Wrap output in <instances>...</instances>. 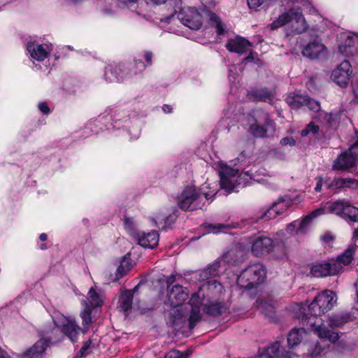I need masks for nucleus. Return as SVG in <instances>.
<instances>
[{"mask_svg": "<svg viewBox=\"0 0 358 358\" xmlns=\"http://www.w3.org/2000/svg\"><path fill=\"white\" fill-rule=\"evenodd\" d=\"M337 296L335 292L325 290L318 294L312 303L308 306V313H302L298 316L306 320L313 327L315 333L321 339H327L334 343L339 339L338 333L329 330L324 321L320 320L317 322H313L312 317H320L330 311L336 305Z\"/></svg>", "mask_w": 358, "mask_h": 358, "instance_id": "f257e3e1", "label": "nucleus"}, {"mask_svg": "<svg viewBox=\"0 0 358 358\" xmlns=\"http://www.w3.org/2000/svg\"><path fill=\"white\" fill-rule=\"evenodd\" d=\"M189 296V292L187 288L176 284L167 288V300L166 303L172 307L170 315L173 317L172 324H178L182 320L185 315L180 313V306L187 300Z\"/></svg>", "mask_w": 358, "mask_h": 358, "instance_id": "f03ea898", "label": "nucleus"}, {"mask_svg": "<svg viewBox=\"0 0 358 358\" xmlns=\"http://www.w3.org/2000/svg\"><path fill=\"white\" fill-rule=\"evenodd\" d=\"M289 22H292L293 31L296 34L305 32L308 29V24L299 8H290L282 13L269 24V27L271 29L274 30Z\"/></svg>", "mask_w": 358, "mask_h": 358, "instance_id": "7ed1b4c3", "label": "nucleus"}, {"mask_svg": "<svg viewBox=\"0 0 358 358\" xmlns=\"http://www.w3.org/2000/svg\"><path fill=\"white\" fill-rule=\"evenodd\" d=\"M266 278L264 266L257 262L248 265L237 278L238 285L243 289H251L263 282Z\"/></svg>", "mask_w": 358, "mask_h": 358, "instance_id": "20e7f679", "label": "nucleus"}, {"mask_svg": "<svg viewBox=\"0 0 358 358\" xmlns=\"http://www.w3.org/2000/svg\"><path fill=\"white\" fill-rule=\"evenodd\" d=\"M319 209H323L322 215L325 213L335 214L347 222H358V208L345 199L328 202Z\"/></svg>", "mask_w": 358, "mask_h": 358, "instance_id": "39448f33", "label": "nucleus"}, {"mask_svg": "<svg viewBox=\"0 0 358 358\" xmlns=\"http://www.w3.org/2000/svg\"><path fill=\"white\" fill-rule=\"evenodd\" d=\"M249 131L256 138H265L268 133L275 131V122L270 119L266 113H255L254 117L249 119Z\"/></svg>", "mask_w": 358, "mask_h": 358, "instance_id": "423d86ee", "label": "nucleus"}, {"mask_svg": "<svg viewBox=\"0 0 358 358\" xmlns=\"http://www.w3.org/2000/svg\"><path fill=\"white\" fill-rule=\"evenodd\" d=\"M206 198L195 187L189 186L178 196V206L185 210H194L202 208Z\"/></svg>", "mask_w": 358, "mask_h": 358, "instance_id": "0eeeda50", "label": "nucleus"}, {"mask_svg": "<svg viewBox=\"0 0 358 358\" xmlns=\"http://www.w3.org/2000/svg\"><path fill=\"white\" fill-rule=\"evenodd\" d=\"M285 231H280L276 233V237L272 239L264 234H257L251 238L252 252L257 257L268 254L272 251L278 239L284 236Z\"/></svg>", "mask_w": 358, "mask_h": 358, "instance_id": "6e6552de", "label": "nucleus"}, {"mask_svg": "<svg viewBox=\"0 0 358 358\" xmlns=\"http://www.w3.org/2000/svg\"><path fill=\"white\" fill-rule=\"evenodd\" d=\"M219 173L220 176V185L222 188L233 190L236 185H241L243 181V174L237 176L238 169L231 168L224 163L220 164Z\"/></svg>", "mask_w": 358, "mask_h": 358, "instance_id": "1a4fd4ad", "label": "nucleus"}, {"mask_svg": "<svg viewBox=\"0 0 358 358\" xmlns=\"http://www.w3.org/2000/svg\"><path fill=\"white\" fill-rule=\"evenodd\" d=\"M323 209H316L309 215L303 217L301 220H297L289 224L285 231L291 236L303 235L306 234L308 228L312 220L322 215Z\"/></svg>", "mask_w": 358, "mask_h": 358, "instance_id": "9d476101", "label": "nucleus"}, {"mask_svg": "<svg viewBox=\"0 0 358 358\" xmlns=\"http://www.w3.org/2000/svg\"><path fill=\"white\" fill-rule=\"evenodd\" d=\"M358 160V142L350 147L348 151L340 155L333 164V169L346 171L355 166Z\"/></svg>", "mask_w": 358, "mask_h": 358, "instance_id": "9b49d317", "label": "nucleus"}, {"mask_svg": "<svg viewBox=\"0 0 358 358\" xmlns=\"http://www.w3.org/2000/svg\"><path fill=\"white\" fill-rule=\"evenodd\" d=\"M180 22L191 29L198 30L203 23V17L196 9L191 7L182 9L178 15Z\"/></svg>", "mask_w": 358, "mask_h": 358, "instance_id": "f8f14e48", "label": "nucleus"}, {"mask_svg": "<svg viewBox=\"0 0 358 358\" xmlns=\"http://www.w3.org/2000/svg\"><path fill=\"white\" fill-rule=\"evenodd\" d=\"M56 324H59L62 333L66 336L72 342H77L80 333H82L81 328L78 326L73 318L63 317L60 321H56Z\"/></svg>", "mask_w": 358, "mask_h": 358, "instance_id": "ddd939ff", "label": "nucleus"}, {"mask_svg": "<svg viewBox=\"0 0 358 358\" xmlns=\"http://www.w3.org/2000/svg\"><path fill=\"white\" fill-rule=\"evenodd\" d=\"M352 73V71L350 62L344 60L333 71L331 79L339 86L345 87L349 83Z\"/></svg>", "mask_w": 358, "mask_h": 358, "instance_id": "4468645a", "label": "nucleus"}, {"mask_svg": "<svg viewBox=\"0 0 358 358\" xmlns=\"http://www.w3.org/2000/svg\"><path fill=\"white\" fill-rule=\"evenodd\" d=\"M292 205L291 198L287 196L280 197L272 204L261 217L265 220L274 219L285 212Z\"/></svg>", "mask_w": 358, "mask_h": 358, "instance_id": "2eb2a0df", "label": "nucleus"}, {"mask_svg": "<svg viewBox=\"0 0 358 358\" xmlns=\"http://www.w3.org/2000/svg\"><path fill=\"white\" fill-rule=\"evenodd\" d=\"M342 270L339 263L322 262L315 264L311 267L310 272L314 277L320 278L334 275Z\"/></svg>", "mask_w": 358, "mask_h": 358, "instance_id": "dca6fc26", "label": "nucleus"}, {"mask_svg": "<svg viewBox=\"0 0 358 358\" xmlns=\"http://www.w3.org/2000/svg\"><path fill=\"white\" fill-rule=\"evenodd\" d=\"M327 52V48L317 38L310 41L302 50V55L311 59L325 57Z\"/></svg>", "mask_w": 358, "mask_h": 358, "instance_id": "f3484780", "label": "nucleus"}, {"mask_svg": "<svg viewBox=\"0 0 358 358\" xmlns=\"http://www.w3.org/2000/svg\"><path fill=\"white\" fill-rule=\"evenodd\" d=\"M202 287L197 292L192 294L189 301V305L191 306V312L189 317V327L194 328L196 323L200 320V306L202 303L204 294L201 293Z\"/></svg>", "mask_w": 358, "mask_h": 358, "instance_id": "a211bd4d", "label": "nucleus"}, {"mask_svg": "<svg viewBox=\"0 0 358 358\" xmlns=\"http://www.w3.org/2000/svg\"><path fill=\"white\" fill-rule=\"evenodd\" d=\"M225 47L231 52L243 55L250 50L252 44L245 38L237 36L234 38H229Z\"/></svg>", "mask_w": 358, "mask_h": 358, "instance_id": "6ab92c4d", "label": "nucleus"}, {"mask_svg": "<svg viewBox=\"0 0 358 358\" xmlns=\"http://www.w3.org/2000/svg\"><path fill=\"white\" fill-rule=\"evenodd\" d=\"M27 50L33 59L40 62L47 58L50 51L48 45H41L32 41L27 43Z\"/></svg>", "mask_w": 358, "mask_h": 358, "instance_id": "aec40b11", "label": "nucleus"}, {"mask_svg": "<svg viewBox=\"0 0 358 358\" xmlns=\"http://www.w3.org/2000/svg\"><path fill=\"white\" fill-rule=\"evenodd\" d=\"M48 345V341L41 338L24 351L21 357L22 358H43Z\"/></svg>", "mask_w": 358, "mask_h": 358, "instance_id": "412c9836", "label": "nucleus"}, {"mask_svg": "<svg viewBox=\"0 0 358 358\" xmlns=\"http://www.w3.org/2000/svg\"><path fill=\"white\" fill-rule=\"evenodd\" d=\"M138 244L145 248H154L159 242V234L156 231L137 234L135 238Z\"/></svg>", "mask_w": 358, "mask_h": 358, "instance_id": "4be33fe9", "label": "nucleus"}, {"mask_svg": "<svg viewBox=\"0 0 358 358\" xmlns=\"http://www.w3.org/2000/svg\"><path fill=\"white\" fill-rule=\"evenodd\" d=\"M340 52L345 56H352L358 52V36H348L344 44L339 47Z\"/></svg>", "mask_w": 358, "mask_h": 358, "instance_id": "5701e85b", "label": "nucleus"}, {"mask_svg": "<svg viewBox=\"0 0 358 358\" xmlns=\"http://www.w3.org/2000/svg\"><path fill=\"white\" fill-rule=\"evenodd\" d=\"M350 320V314L346 313H340L332 314L331 315L328 316L326 322L327 325L331 329V330L334 331L333 330L334 329L342 327L345 323L349 322Z\"/></svg>", "mask_w": 358, "mask_h": 358, "instance_id": "b1692460", "label": "nucleus"}, {"mask_svg": "<svg viewBox=\"0 0 358 358\" xmlns=\"http://www.w3.org/2000/svg\"><path fill=\"white\" fill-rule=\"evenodd\" d=\"M244 251L240 244L235 245L223 255V259L228 263L236 264L242 261Z\"/></svg>", "mask_w": 358, "mask_h": 358, "instance_id": "393cba45", "label": "nucleus"}, {"mask_svg": "<svg viewBox=\"0 0 358 358\" xmlns=\"http://www.w3.org/2000/svg\"><path fill=\"white\" fill-rule=\"evenodd\" d=\"M227 309V307L223 301H215L205 304L203 312L209 315L217 317L224 313Z\"/></svg>", "mask_w": 358, "mask_h": 358, "instance_id": "a878e982", "label": "nucleus"}, {"mask_svg": "<svg viewBox=\"0 0 358 358\" xmlns=\"http://www.w3.org/2000/svg\"><path fill=\"white\" fill-rule=\"evenodd\" d=\"M138 285L133 289L124 290L119 298L118 307L124 312H127L131 308L132 299L134 292L137 290Z\"/></svg>", "mask_w": 358, "mask_h": 358, "instance_id": "bb28decb", "label": "nucleus"}, {"mask_svg": "<svg viewBox=\"0 0 358 358\" xmlns=\"http://www.w3.org/2000/svg\"><path fill=\"white\" fill-rule=\"evenodd\" d=\"M305 334L306 331L303 328L292 329L287 336V343L289 348H292L299 344Z\"/></svg>", "mask_w": 358, "mask_h": 358, "instance_id": "cd10ccee", "label": "nucleus"}, {"mask_svg": "<svg viewBox=\"0 0 358 358\" xmlns=\"http://www.w3.org/2000/svg\"><path fill=\"white\" fill-rule=\"evenodd\" d=\"M307 96L295 93L289 94L286 98L287 103L292 108L297 110L305 106Z\"/></svg>", "mask_w": 358, "mask_h": 358, "instance_id": "c85d7f7f", "label": "nucleus"}, {"mask_svg": "<svg viewBox=\"0 0 358 358\" xmlns=\"http://www.w3.org/2000/svg\"><path fill=\"white\" fill-rule=\"evenodd\" d=\"M329 187L338 189L343 187H350L356 189L358 188V180L350 178H335L329 185Z\"/></svg>", "mask_w": 358, "mask_h": 358, "instance_id": "c756f323", "label": "nucleus"}, {"mask_svg": "<svg viewBox=\"0 0 358 358\" xmlns=\"http://www.w3.org/2000/svg\"><path fill=\"white\" fill-rule=\"evenodd\" d=\"M202 227L206 229L208 234H217L220 233H226L231 228H234L235 226L225 224H213V223H204Z\"/></svg>", "mask_w": 358, "mask_h": 358, "instance_id": "7c9ffc66", "label": "nucleus"}, {"mask_svg": "<svg viewBox=\"0 0 358 358\" xmlns=\"http://www.w3.org/2000/svg\"><path fill=\"white\" fill-rule=\"evenodd\" d=\"M122 70L117 66H108L106 69L105 78L106 80L110 83L119 82L122 79L120 75Z\"/></svg>", "mask_w": 358, "mask_h": 358, "instance_id": "2f4dec72", "label": "nucleus"}, {"mask_svg": "<svg viewBox=\"0 0 358 358\" xmlns=\"http://www.w3.org/2000/svg\"><path fill=\"white\" fill-rule=\"evenodd\" d=\"M355 250V246L350 247L347 250L345 251V252L343 254L338 256L336 261H333V262L334 263H339V264L342 266L343 265L349 264L352 259V256L354 255Z\"/></svg>", "mask_w": 358, "mask_h": 358, "instance_id": "473e14b6", "label": "nucleus"}, {"mask_svg": "<svg viewBox=\"0 0 358 358\" xmlns=\"http://www.w3.org/2000/svg\"><path fill=\"white\" fill-rule=\"evenodd\" d=\"M80 317L82 319V325L83 327L82 333L86 334L89 331V325L92 322V317H91V308L89 306H87L83 311L80 313Z\"/></svg>", "mask_w": 358, "mask_h": 358, "instance_id": "72a5a7b5", "label": "nucleus"}, {"mask_svg": "<svg viewBox=\"0 0 358 358\" xmlns=\"http://www.w3.org/2000/svg\"><path fill=\"white\" fill-rule=\"evenodd\" d=\"M88 295L89 304L85 301L86 307L89 306L90 308H93L102 305V300L100 296L95 292L93 287L90 289Z\"/></svg>", "mask_w": 358, "mask_h": 358, "instance_id": "f704fd0d", "label": "nucleus"}, {"mask_svg": "<svg viewBox=\"0 0 358 358\" xmlns=\"http://www.w3.org/2000/svg\"><path fill=\"white\" fill-rule=\"evenodd\" d=\"M132 265L129 262V259L124 258L120 264V266L117 268L116 271V278L117 279H120L124 276L128 271L131 269Z\"/></svg>", "mask_w": 358, "mask_h": 358, "instance_id": "c9c22d12", "label": "nucleus"}, {"mask_svg": "<svg viewBox=\"0 0 358 358\" xmlns=\"http://www.w3.org/2000/svg\"><path fill=\"white\" fill-rule=\"evenodd\" d=\"M252 96L256 101H268L271 98V93L266 89H260L252 92Z\"/></svg>", "mask_w": 358, "mask_h": 358, "instance_id": "e433bc0d", "label": "nucleus"}, {"mask_svg": "<svg viewBox=\"0 0 358 358\" xmlns=\"http://www.w3.org/2000/svg\"><path fill=\"white\" fill-rule=\"evenodd\" d=\"M124 227L126 230L134 238L136 237L137 234L139 233H136V224L134 220L132 217H124Z\"/></svg>", "mask_w": 358, "mask_h": 358, "instance_id": "4c0bfd02", "label": "nucleus"}, {"mask_svg": "<svg viewBox=\"0 0 358 358\" xmlns=\"http://www.w3.org/2000/svg\"><path fill=\"white\" fill-rule=\"evenodd\" d=\"M210 22L212 26H214L216 28L217 34L222 35L224 34V26L219 17H217L215 14H211L210 16Z\"/></svg>", "mask_w": 358, "mask_h": 358, "instance_id": "58836bf2", "label": "nucleus"}, {"mask_svg": "<svg viewBox=\"0 0 358 358\" xmlns=\"http://www.w3.org/2000/svg\"><path fill=\"white\" fill-rule=\"evenodd\" d=\"M118 6L122 8H128L131 11L137 9L138 5L137 0H118Z\"/></svg>", "mask_w": 358, "mask_h": 358, "instance_id": "ea45409f", "label": "nucleus"}, {"mask_svg": "<svg viewBox=\"0 0 358 358\" xmlns=\"http://www.w3.org/2000/svg\"><path fill=\"white\" fill-rule=\"evenodd\" d=\"M258 308L267 317H272L275 312V306L273 304L266 302H262Z\"/></svg>", "mask_w": 358, "mask_h": 358, "instance_id": "a19ab883", "label": "nucleus"}, {"mask_svg": "<svg viewBox=\"0 0 358 358\" xmlns=\"http://www.w3.org/2000/svg\"><path fill=\"white\" fill-rule=\"evenodd\" d=\"M218 268V264L210 265L202 271L201 276H203L206 279H208L210 276H214L217 274Z\"/></svg>", "mask_w": 358, "mask_h": 358, "instance_id": "79ce46f5", "label": "nucleus"}, {"mask_svg": "<svg viewBox=\"0 0 358 358\" xmlns=\"http://www.w3.org/2000/svg\"><path fill=\"white\" fill-rule=\"evenodd\" d=\"M319 131V127L316 125L314 122L309 123L307 127L301 130V135L302 136H306L310 134H315Z\"/></svg>", "mask_w": 358, "mask_h": 358, "instance_id": "37998d69", "label": "nucleus"}, {"mask_svg": "<svg viewBox=\"0 0 358 358\" xmlns=\"http://www.w3.org/2000/svg\"><path fill=\"white\" fill-rule=\"evenodd\" d=\"M322 351V348L318 342L313 343L308 350V355L312 358H315L319 356Z\"/></svg>", "mask_w": 358, "mask_h": 358, "instance_id": "c03bdc74", "label": "nucleus"}, {"mask_svg": "<svg viewBox=\"0 0 358 358\" xmlns=\"http://www.w3.org/2000/svg\"><path fill=\"white\" fill-rule=\"evenodd\" d=\"M305 106H307L308 108L313 111H319L320 110V103L315 100L308 98V96Z\"/></svg>", "mask_w": 358, "mask_h": 358, "instance_id": "a18cd8bd", "label": "nucleus"}, {"mask_svg": "<svg viewBox=\"0 0 358 358\" xmlns=\"http://www.w3.org/2000/svg\"><path fill=\"white\" fill-rule=\"evenodd\" d=\"M207 287L210 291L216 289L218 292H222L223 290L222 286L215 280H211L207 282Z\"/></svg>", "mask_w": 358, "mask_h": 358, "instance_id": "49530a36", "label": "nucleus"}, {"mask_svg": "<svg viewBox=\"0 0 358 358\" xmlns=\"http://www.w3.org/2000/svg\"><path fill=\"white\" fill-rule=\"evenodd\" d=\"M164 358H187V356L178 350H171Z\"/></svg>", "mask_w": 358, "mask_h": 358, "instance_id": "de8ad7c7", "label": "nucleus"}, {"mask_svg": "<svg viewBox=\"0 0 358 358\" xmlns=\"http://www.w3.org/2000/svg\"><path fill=\"white\" fill-rule=\"evenodd\" d=\"M248 5L250 8L256 9L262 6L266 0H247Z\"/></svg>", "mask_w": 358, "mask_h": 358, "instance_id": "09e8293b", "label": "nucleus"}, {"mask_svg": "<svg viewBox=\"0 0 358 358\" xmlns=\"http://www.w3.org/2000/svg\"><path fill=\"white\" fill-rule=\"evenodd\" d=\"M280 144L282 145H289L293 146L296 144V141L292 137H285L280 140Z\"/></svg>", "mask_w": 358, "mask_h": 358, "instance_id": "8fccbe9b", "label": "nucleus"}, {"mask_svg": "<svg viewBox=\"0 0 358 358\" xmlns=\"http://www.w3.org/2000/svg\"><path fill=\"white\" fill-rule=\"evenodd\" d=\"M167 219V215L163 214L161 211L156 213L154 217L155 223H157V221H164V222H166Z\"/></svg>", "mask_w": 358, "mask_h": 358, "instance_id": "3c124183", "label": "nucleus"}, {"mask_svg": "<svg viewBox=\"0 0 358 358\" xmlns=\"http://www.w3.org/2000/svg\"><path fill=\"white\" fill-rule=\"evenodd\" d=\"M152 53L150 51H145L144 52V58L146 61V64H143V67L145 68L148 66H150L152 64Z\"/></svg>", "mask_w": 358, "mask_h": 358, "instance_id": "603ef678", "label": "nucleus"}, {"mask_svg": "<svg viewBox=\"0 0 358 358\" xmlns=\"http://www.w3.org/2000/svg\"><path fill=\"white\" fill-rule=\"evenodd\" d=\"M38 108L44 114H48L50 113V108L45 103H40L38 104Z\"/></svg>", "mask_w": 358, "mask_h": 358, "instance_id": "864d4df0", "label": "nucleus"}, {"mask_svg": "<svg viewBox=\"0 0 358 358\" xmlns=\"http://www.w3.org/2000/svg\"><path fill=\"white\" fill-rule=\"evenodd\" d=\"M334 239V237L331 234L327 233L320 236V240L324 243H329Z\"/></svg>", "mask_w": 358, "mask_h": 358, "instance_id": "5fc2aeb1", "label": "nucleus"}, {"mask_svg": "<svg viewBox=\"0 0 358 358\" xmlns=\"http://www.w3.org/2000/svg\"><path fill=\"white\" fill-rule=\"evenodd\" d=\"M322 186V179L321 178H317V185L315 187V192H320Z\"/></svg>", "mask_w": 358, "mask_h": 358, "instance_id": "6e6d98bb", "label": "nucleus"}, {"mask_svg": "<svg viewBox=\"0 0 358 358\" xmlns=\"http://www.w3.org/2000/svg\"><path fill=\"white\" fill-rule=\"evenodd\" d=\"M291 201H292V204L293 203H299L302 201V198L301 197L300 195H297L295 197H294L293 199H291Z\"/></svg>", "mask_w": 358, "mask_h": 358, "instance_id": "4d7b16f0", "label": "nucleus"}, {"mask_svg": "<svg viewBox=\"0 0 358 358\" xmlns=\"http://www.w3.org/2000/svg\"><path fill=\"white\" fill-rule=\"evenodd\" d=\"M162 108L163 110L166 113H170L172 110V108L169 105H164Z\"/></svg>", "mask_w": 358, "mask_h": 358, "instance_id": "13d9d810", "label": "nucleus"}, {"mask_svg": "<svg viewBox=\"0 0 358 358\" xmlns=\"http://www.w3.org/2000/svg\"><path fill=\"white\" fill-rule=\"evenodd\" d=\"M88 343H90L91 342L90 341H88L87 343H86L85 344V345L81 348L80 350V353L84 355H85V352L87 350V349L88 348Z\"/></svg>", "mask_w": 358, "mask_h": 358, "instance_id": "bf43d9fd", "label": "nucleus"}, {"mask_svg": "<svg viewBox=\"0 0 358 358\" xmlns=\"http://www.w3.org/2000/svg\"><path fill=\"white\" fill-rule=\"evenodd\" d=\"M249 51H250V55L246 57L244 59V61H245V62H250L253 59L252 52L250 50H249Z\"/></svg>", "mask_w": 358, "mask_h": 358, "instance_id": "052dcab7", "label": "nucleus"}, {"mask_svg": "<svg viewBox=\"0 0 358 358\" xmlns=\"http://www.w3.org/2000/svg\"><path fill=\"white\" fill-rule=\"evenodd\" d=\"M236 69V66H235V65H231V66L229 67V77H231V73L232 72H234V71H235Z\"/></svg>", "mask_w": 358, "mask_h": 358, "instance_id": "680f3d73", "label": "nucleus"}, {"mask_svg": "<svg viewBox=\"0 0 358 358\" xmlns=\"http://www.w3.org/2000/svg\"><path fill=\"white\" fill-rule=\"evenodd\" d=\"M47 238H48V237H47V235H46L45 234H41L40 235V237H39V238H40V240H41V241H46V240H47Z\"/></svg>", "mask_w": 358, "mask_h": 358, "instance_id": "e2e57ef3", "label": "nucleus"}, {"mask_svg": "<svg viewBox=\"0 0 358 358\" xmlns=\"http://www.w3.org/2000/svg\"><path fill=\"white\" fill-rule=\"evenodd\" d=\"M166 0H152L156 4H161L166 2Z\"/></svg>", "mask_w": 358, "mask_h": 358, "instance_id": "0e129e2a", "label": "nucleus"}, {"mask_svg": "<svg viewBox=\"0 0 358 358\" xmlns=\"http://www.w3.org/2000/svg\"><path fill=\"white\" fill-rule=\"evenodd\" d=\"M353 238H358V228L356 229L354 231Z\"/></svg>", "mask_w": 358, "mask_h": 358, "instance_id": "69168bd1", "label": "nucleus"}, {"mask_svg": "<svg viewBox=\"0 0 358 358\" xmlns=\"http://www.w3.org/2000/svg\"><path fill=\"white\" fill-rule=\"evenodd\" d=\"M297 306L299 308V311H301L302 310L305 309L304 306L302 305H297Z\"/></svg>", "mask_w": 358, "mask_h": 358, "instance_id": "338daca9", "label": "nucleus"}, {"mask_svg": "<svg viewBox=\"0 0 358 358\" xmlns=\"http://www.w3.org/2000/svg\"><path fill=\"white\" fill-rule=\"evenodd\" d=\"M0 358H8V356H6L5 354L2 352L0 354Z\"/></svg>", "mask_w": 358, "mask_h": 358, "instance_id": "774afa93", "label": "nucleus"}]
</instances>
